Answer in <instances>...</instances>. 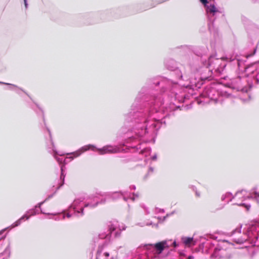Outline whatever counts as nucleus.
Returning a JSON list of instances; mask_svg holds the SVG:
<instances>
[{"instance_id":"f257e3e1","label":"nucleus","mask_w":259,"mask_h":259,"mask_svg":"<svg viewBox=\"0 0 259 259\" xmlns=\"http://www.w3.org/2000/svg\"><path fill=\"white\" fill-rule=\"evenodd\" d=\"M164 64L177 79L185 81L186 83L180 86L177 81L162 76L148 78L145 85L138 92L131 105L132 111L127 116V119L134 120V128L136 130H138L140 125L146 127L143 122H141L142 119L146 120V118H141L144 111L152 117H155V114L158 112L167 113L162 118L165 120L168 112L178 109L182 110L181 108L184 106L180 104L195 94V90L201 88L204 82V79L209 78L208 76L200 77L197 80L196 77L193 78L189 75L183 73L173 59H165Z\"/></svg>"},{"instance_id":"f03ea898","label":"nucleus","mask_w":259,"mask_h":259,"mask_svg":"<svg viewBox=\"0 0 259 259\" xmlns=\"http://www.w3.org/2000/svg\"><path fill=\"white\" fill-rule=\"evenodd\" d=\"M132 108H130V111L127 114L124 115V123L128 124L129 128L127 130V134L128 137L120 142L117 145H113L111 144L106 145L102 148H98L95 145L89 144L82 146L79 149L68 153L71 156L69 158L71 160L80 156L83 152L90 149V148H93V150H96L99 155H105L107 154H115L121 152H137L139 150V153L144 155L147 157L151 152L150 147H142V143L140 140L143 137L150 134L153 138L157 136L158 130L160 128L162 124L165 125V120L164 118L158 119L156 117H152L151 114H148L144 111V114L142 116L141 118H146V120H141V122H143L146 127L139 128L138 130L134 129L135 123L134 120L127 119V116L132 112Z\"/></svg>"},{"instance_id":"7ed1b4c3","label":"nucleus","mask_w":259,"mask_h":259,"mask_svg":"<svg viewBox=\"0 0 259 259\" xmlns=\"http://www.w3.org/2000/svg\"><path fill=\"white\" fill-rule=\"evenodd\" d=\"M178 49H182L185 52L191 51L198 58L200 63L198 64H190V68L192 73L202 72L208 71L212 73L213 71L217 75H221L225 70L227 65V61H235L234 59L226 57V60L223 58H218L213 55L208 56V49L206 46H192L183 45L179 46Z\"/></svg>"},{"instance_id":"20e7f679","label":"nucleus","mask_w":259,"mask_h":259,"mask_svg":"<svg viewBox=\"0 0 259 259\" xmlns=\"http://www.w3.org/2000/svg\"><path fill=\"white\" fill-rule=\"evenodd\" d=\"M107 231L100 233L96 237H94L93 241L95 243H99L97 255H100L104 248L108 245L110 241L112 234L114 232L115 238L120 236L121 232L125 230L126 226H123L120 228L119 223L116 221H110L106 224Z\"/></svg>"},{"instance_id":"39448f33","label":"nucleus","mask_w":259,"mask_h":259,"mask_svg":"<svg viewBox=\"0 0 259 259\" xmlns=\"http://www.w3.org/2000/svg\"><path fill=\"white\" fill-rule=\"evenodd\" d=\"M205 251L212 252L210 258L212 259H221L224 258H231V255L227 254L226 250L222 248L219 241L215 239L213 240H206L202 243Z\"/></svg>"},{"instance_id":"423d86ee","label":"nucleus","mask_w":259,"mask_h":259,"mask_svg":"<svg viewBox=\"0 0 259 259\" xmlns=\"http://www.w3.org/2000/svg\"><path fill=\"white\" fill-rule=\"evenodd\" d=\"M253 83L255 84L259 83V73L255 76H253L250 81H248L247 85H243L242 84V77L240 75H238L235 78H231L230 82L227 83V84L230 88L236 90L237 91L247 93L252 89Z\"/></svg>"},{"instance_id":"0eeeda50","label":"nucleus","mask_w":259,"mask_h":259,"mask_svg":"<svg viewBox=\"0 0 259 259\" xmlns=\"http://www.w3.org/2000/svg\"><path fill=\"white\" fill-rule=\"evenodd\" d=\"M203 6L208 21V29L210 32L214 30V23L217 17L222 12L216 7L215 4H209L208 0H199Z\"/></svg>"},{"instance_id":"6e6552de","label":"nucleus","mask_w":259,"mask_h":259,"mask_svg":"<svg viewBox=\"0 0 259 259\" xmlns=\"http://www.w3.org/2000/svg\"><path fill=\"white\" fill-rule=\"evenodd\" d=\"M179 246V243L177 242L176 240L173 241L172 240H165L158 242L155 244H145L143 245V247L148 251H157L158 253V256L159 257L164 249H168L170 246L176 248Z\"/></svg>"},{"instance_id":"1a4fd4ad","label":"nucleus","mask_w":259,"mask_h":259,"mask_svg":"<svg viewBox=\"0 0 259 259\" xmlns=\"http://www.w3.org/2000/svg\"><path fill=\"white\" fill-rule=\"evenodd\" d=\"M33 103L35 104V105L36 106V107L40 110V111L42 112V120L44 121V125H45V128H46L47 132H48V134L49 135V137H50V143L51 144V145L52 146V151L53 153V156L54 157V158L56 159V161L58 162V163L59 164L60 166V170H61V167L62 166H64L65 167V164H66V162L65 161V159H63V158H60V157H57L56 156V155H62V154H60L59 153L58 151H57V150L56 149V148H55V144H54V143L53 141V139H52V134H51V130L47 126V124L46 123V120H45V114H44V110H42V109L39 106V105L34 102V101H33ZM66 167H65V174H66ZM61 174V173L60 174V175Z\"/></svg>"},{"instance_id":"9d476101","label":"nucleus","mask_w":259,"mask_h":259,"mask_svg":"<svg viewBox=\"0 0 259 259\" xmlns=\"http://www.w3.org/2000/svg\"><path fill=\"white\" fill-rule=\"evenodd\" d=\"M247 238L245 241L249 242L252 246H258L259 242V222H255L251 224L246 231Z\"/></svg>"},{"instance_id":"9b49d317","label":"nucleus","mask_w":259,"mask_h":259,"mask_svg":"<svg viewBox=\"0 0 259 259\" xmlns=\"http://www.w3.org/2000/svg\"><path fill=\"white\" fill-rule=\"evenodd\" d=\"M84 207L83 199L81 198L75 199L69 206V209L71 211H73V213H68L66 217L68 218H70L73 215L81 217L84 214Z\"/></svg>"},{"instance_id":"f8f14e48","label":"nucleus","mask_w":259,"mask_h":259,"mask_svg":"<svg viewBox=\"0 0 259 259\" xmlns=\"http://www.w3.org/2000/svg\"><path fill=\"white\" fill-rule=\"evenodd\" d=\"M112 10H106L104 11L99 12L94 14H87L83 15L84 18H92L94 20L88 22V24H92L93 23H98L101 20H105L107 18L109 14L112 13Z\"/></svg>"},{"instance_id":"ddd939ff","label":"nucleus","mask_w":259,"mask_h":259,"mask_svg":"<svg viewBox=\"0 0 259 259\" xmlns=\"http://www.w3.org/2000/svg\"><path fill=\"white\" fill-rule=\"evenodd\" d=\"M242 21L248 37L251 39L253 38L256 35L258 30L257 25L245 17H242Z\"/></svg>"},{"instance_id":"4468645a","label":"nucleus","mask_w":259,"mask_h":259,"mask_svg":"<svg viewBox=\"0 0 259 259\" xmlns=\"http://www.w3.org/2000/svg\"><path fill=\"white\" fill-rule=\"evenodd\" d=\"M204 95L208 98L210 100H213L215 103L219 101L220 93L214 87L207 86L204 88L203 92Z\"/></svg>"},{"instance_id":"2eb2a0df","label":"nucleus","mask_w":259,"mask_h":259,"mask_svg":"<svg viewBox=\"0 0 259 259\" xmlns=\"http://www.w3.org/2000/svg\"><path fill=\"white\" fill-rule=\"evenodd\" d=\"M65 167H61V174L60 176V179L59 180L58 186L57 187L56 190L52 194L48 195V196L44 200L46 202L48 201L50 199L52 198L55 194L56 193L57 191L60 189L64 184L65 183Z\"/></svg>"},{"instance_id":"dca6fc26","label":"nucleus","mask_w":259,"mask_h":259,"mask_svg":"<svg viewBox=\"0 0 259 259\" xmlns=\"http://www.w3.org/2000/svg\"><path fill=\"white\" fill-rule=\"evenodd\" d=\"M125 194V192L122 191H115L113 192H107L102 196H106L107 198L111 199L113 200H117L121 198L122 196Z\"/></svg>"},{"instance_id":"f3484780","label":"nucleus","mask_w":259,"mask_h":259,"mask_svg":"<svg viewBox=\"0 0 259 259\" xmlns=\"http://www.w3.org/2000/svg\"><path fill=\"white\" fill-rule=\"evenodd\" d=\"M22 223V221L20 220V219L19 218L18 220H17L16 221H15L14 223H13L11 225H10V226L9 227H7L2 230H1L0 231V236L2 235L5 231H6L7 230L10 229V228H14L15 227H18L19 226V225H20V224H21ZM7 233L5 234L3 236H2L1 237H0V240H4L6 238V236H7Z\"/></svg>"},{"instance_id":"a211bd4d","label":"nucleus","mask_w":259,"mask_h":259,"mask_svg":"<svg viewBox=\"0 0 259 259\" xmlns=\"http://www.w3.org/2000/svg\"><path fill=\"white\" fill-rule=\"evenodd\" d=\"M0 84H5V85H7L9 86V89L11 90H14L13 88H15L17 89V90H16L15 91H16V93L19 95H21V93H20V91H21L23 92H24L31 100H32L31 97L29 96V95L27 92H26L22 89L18 87L17 85L12 84V83L5 82H3V81H0Z\"/></svg>"},{"instance_id":"6ab92c4d","label":"nucleus","mask_w":259,"mask_h":259,"mask_svg":"<svg viewBox=\"0 0 259 259\" xmlns=\"http://www.w3.org/2000/svg\"><path fill=\"white\" fill-rule=\"evenodd\" d=\"M11 255L10 243L5 248V250L0 253V259H8Z\"/></svg>"},{"instance_id":"aec40b11","label":"nucleus","mask_w":259,"mask_h":259,"mask_svg":"<svg viewBox=\"0 0 259 259\" xmlns=\"http://www.w3.org/2000/svg\"><path fill=\"white\" fill-rule=\"evenodd\" d=\"M236 61L239 71L241 72L242 73L245 72L248 68L244 64V62L238 59H236Z\"/></svg>"},{"instance_id":"412c9836","label":"nucleus","mask_w":259,"mask_h":259,"mask_svg":"<svg viewBox=\"0 0 259 259\" xmlns=\"http://www.w3.org/2000/svg\"><path fill=\"white\" fill-rule=\"evenodd\" d=\"M106 198H102L100 201H97L95 203H89V202L85 203H84V207H87L90 206V207L94 208V207H96L99 204L105 203L106 202Z\"/></svg>"},{"instance_id":"4be33fe9","label":"nucleus","mask_w":259,"mask_h":259,"mask_svg":"<svg viewBox=\"0 0 259 259\" xmlns=\"http://www.w3.org/2000/svg\"><path fill=\"white\" fill-rule=\"evenodd\" d=\"M248 198L257 199L259 197V191H257V188L254 187L249 192Z\"/></svg>"},{"instance_id":"5701e85b","label":"nucleus","mask_w":259,"mask_h":259,"mask_svg":"<svg viewBox=\"0 0 259 259\" xmlns=\"http://www.w3.org/2000/svg\"><path fill=\"white\" fill-rule=\"evenodd\" d=\"M46 202V201H45V200L42 201H41V202H38L37 204H36L34 207L36 208V209H40V213H42V214H47V215H54V214L53 213H46V212H45L44 211H43L42 208H41V206Z\"/></svg>"},{"instance_id":"b1692460","label":"nucleus","mask_w":259,"mask_h":259,"mask_svg":"<svg viewBox=\"0 0 259 259\" xmlns=\"http://www.w3.org/2000/svg\"><path fill=\"white\" fill-rule=\"evenodd\" d=\"M182 242L186 245L190 244L193 240V237L183 236L181 238Z\"/></svg>"},{"instance_id":"393cba45","label":"nucleus","mask_w":259,"mask_h":259,"mask_svg":"<svg viewBox=\"0 0 259 259\" xmlns=\"http://www.w3.org/2000/svg\"><path fill=\"white\" fill-rule=\"evenodd\" d=\"M27 213H28L30 217L33 216L38 214L39 213V210L34 206L32 208L28 210L27 211Z\"/></svg>"},{"instance_id":"a878e982","label":"nucleus","mask_w":259,"mask_h":259,"mask_svg":"<svg viewBox=\"0 0 259 259\" xmlns=\"http://www.w3.org/2000/svg\"><path fill=\"white\" fill-rule=\"evenodd\" d=\"M225 194L227 199V202L228 203L234 198V196H233L232 193L230 192H227Z\"/></svg>"},{"instance_id":"bb28decb","label":"nucleus","mask_w":259,"mask_h":259,"mask_svg":"<svg viewBox=\"0 0 259 259\" xmlns=\"http://www.w3.org/2000/svg\"><path fill=\"white\" fill-rule=\"evenodd\" d=\"M242 225L240 224L238 227L232 231V234H234L236 233H240L241 232Z\"/></svg>"},{"instance_id":"cd10ccee","label":"nucleus","mask_w":259,"mask_h":259,"mask_svg":"<svg viewBox=\"0 0 259 259\" xmlns=\"http://www.w3.org/2000/svg\"><path fill=\"white\" fill-rule=\"evenodd\" d=\"M30 215L28 213H27V211L25 214H24L20 219L22 221L24 220H28L30 218Z\"/></svg>"},{"instance_id":"c85d7f7f","label":"nucleus","mask_w":259,"mask_h":259,"mask_svg":"<svg viewBox=\"0 0 259 259\" xmlns=\"http://www.w3.org/2000/svg\"><path fill=\"white\" fill-rule=\"evenodd\" d=\"M237 205L239 206H244V207L246 208V210H249L250 208V205L249 204H246L244 203H241L240 204H236Z\"/></svg>"},{"instance_id":"c756f323","label":"nucleus","mask_w":259,"mask_h":259,"mask_svg":"<svg viewBox=\"0 0 259 259\" xmlns=\"http://www.w3.org/2000/svg\"><path fill=\"white\" fill-rule=\"evenodd\" d=\"M153 171H154V168L152 166H150L148 169V173L145 176V178L147 177L149 174L152 173Z\"/></svg>"},{"instance_id":"7c9ffc66","label":"nucleus","mask_w":259,"mask_h":259,"mask_svg":"<svg viewBox=\"0 0 259 259\" xmlns=\"http://www.w3.org/2000/svg\"><path fill=\"white\" fill-rule=\"evenodd\" d=\"M140 206L143 208L147 213H149V212L148 211V208L145 206V205L143 203L140 204Z\"/></svg>"},{"instance_id":"2f4dec72","label":"nucleus","mask_w":259,"mask_h":259,"mask_svg":"<svg viewBox=\"0 0 259 259\" xmlns=\"http://www.w3.org/2000/svg\"><path fill=\"white\" fill-rule=\"evenodd\" d=\"M155 209L158 210V212L159 213H164V209L163 208H159L158 207H155Z\"/></svg>"},{"instance_id":"473e14b6","label":"nucleus","mask_w":259,"mask_h":259,"mask_svg":"<svg viewBox=\"0 0 259 259\" xmlns=\"http://www.w3.org/2000/svg\"><path fill=\"white\" fill-rule=\"evenodd\" d=\"M23 2H24V6H25V8L26 9H27V8H28V4L27 0H23Z\"/></svg>"},{"instance_id":"72a5a7b5","label":"nucleus","mask_w":259,"mask_h":259,"mask_svg":"<svg viewBox=\"0 0 259 259\" xmlns=\"http://www.w3.org/2000/svg\"><path fill=\"white\" fill-rule=\"evenodd\" d=\"M223 95H224V96H226L227 97H230V96L231 95V94L228 93L227 92H226V91L224 92L223 93Z\"/></svg>"},{"instance_id":"f704fd0d","label":"nucleus","mask_w":259,"mask_h":259,"mask_svg":"<svg viewBox=\"0 0 259 259\" xmlns=\"http://www.w3.org/2000/svg\"><path fill=\"white\" fill-rule=\"evenodd\" d=\"M151 159L152 160H156L157 158V154H155L154 155H153L151 157Z\"/></svg>"},{"instance_id":"c9c22d12","label":"nucleus","mask_w":259,"mask_h":259,"mask_svg":"<svg viewBox=\"0 0 259 259\" xmlns=\"http://www.w3.org/2000/svg\"><path fill=\"white\" fill-rule=\"evenodd\" d=\"M129 188L131 190H135L136 189V187L135 185H131Z\"/></svg>"},{"instance_id":"e433bc0d","label":"nucleus","mask_w":259,"mask_h":259,"mask_svg":"<svg viewBox=\"0 0 259 259\" xmlns=\"http://www.w3.org/2000/svg\"><path fill=\"white\" fill-rule=\"evenodd\" d=\"M227 199L226 194L223 195L221 197L222 201H225Z\"/></svg>"},{"instance_id":"4c0bfd02","label":"nucleus","mask_w":259,"mask_h":259,"mask_svg":"<svg viewBox=\"0 0 259 259\" xmlns=\"http://www.w3.org/2000/svg\"><path fill=\"white\" fill-rule=\"evenodd\" d=\"M125 194L123 196H122L121 197H122L123 199L125 201H127V200L129 199V197H125Z\"/></svg>"},{"instance_id":"58836bf2","label":"nucleus","mask_w":259,"mask_h":259,"mask_svg":"<svg viewBox=\"0 0 259 259\" xmlns=\"http://www.w3.org/2000/svg\"><path fill=\"white\" fill-rule=\"evenodd\" d=\"M132 194L135 196L136 198H138L139 197V194L136 193H132Z\"/></svg>"},{"instance_id":"ea45409f","label":"nucleus","mask_w":259,"mask_h":259,"mask_svg":"<svg viewBox=\"0 0 259 259\" xmlns=\"http://www.w3.org/2000/svg\"><path fill=\"white\" fill-rule=\"evenodd\" d=\"M104 254L105 257H108L109 256V253L108 252H105L104 253Z\"/></svg>"},{"instance_id":"a19ab883","label":"nucleus","mask_w":259,"mask_h":259,"mask_svg":"<svg viewBox=\"0 0 259 259\" xmlns=\"http://www.w3.org/2000/svg\"><path fill=\"white\" fill-rule=\"evenodd\" d=\"M191 188L192 189V190H193V191H195L196 190H196V187L195 186H191Z\"/></svg>"},{"instance_id":"79ce46f5","label":"nucleus","mask_w":259,"mask_h":259,"mask_svg":"<svg viewBox=\"0 0 259 259\" xmlns=\"http://www.w3.org/2000/svg\"><path fill=\"white\" fill-rule=\"evenodd\" d=\"M243 191H245V190H243V189H242V190H241V191H237V192H236V195H237L238 194H239V193H242V192H243Z\"/></svg>"},{"instance_id":"37998d69","label":"nucleus","mask_w":259,"mask_h":259,"mask_svg":"<svg viewBox=\"0 0 259 259\" xmlns=\"http://www.w3.org/2000/svg\"><path fill=\"white\" fill-rule=\"evenodd\" d=\"M54 219L55 221H59L61 219V218L60 217H56Z\"/></svg>"},{"instance_id":"c03bdc74","label":"nucleus","mask_w":259,"mask_h":259,"mask_svg":"<svg viewBox=\"0 0 259 259\" xmlns=\"http://www.w3.org/2000/svg\"><path fill=\"white\" fill-rule=\"evenodd\" d=\"M129 198L132 199L133 201H134L135 200V199H136V197L133 196V197H130Z\"/></svg>"},{"instance_id":"a18cd8bd","label":"nucleus","mask_w":259,"mask_h":259,"mask_svg":"<svg viewBox=\"0 0 259 259\" xmlns=\"http://www.w3.org/2000/svg\"><path fill=\"white\" fill-rule=\"evenodd\" d=\"M195 193H196V196H200V194L197 191V190L195 191Z\"/></svg>"},{"instance_id":"49530a36","label":"nucleus","mask_w":259,"mask_h":259,"mask_svg":"<svg viewBox=\"0 0 259 259\" xmlns=\"http://www.w3.org/2000/svg\"><path fill=\"white\" fill-rule=\"evenodd\" d=\"M192 258H193V256L192 255H189V259H192Z\"/></svg>"},{"instance_id":"de8ad7c7","label":"nucleus","mask_w":259,"mask_h":259,"mask_svg":"<svg viewBox=\"0 0 259 259\" xmlns=\"http://www.w3.org/2000/svg\"><path fill=\"white\" fill-rule=\"evenodd\" d=\"M224 79L226 80L227 78H228V76H225L223 77Z\"/></svg>"},{"instance_id":"09e8293b","label":"nucleus","mask_w":259,"mask_h":259,"mask_svg":"<svg viewBox=\"0 0 259 259\" xmlns=\"http://www.w3.org/2000/svg\"><path fill=\"white\" fill-rule=\"evenodd\" d=\"M169 215V214H167L166 216L164 217V219H165Z\"/></svg>"},{"instance_id":"8fccbe9b","label":"nucleus","mask_w":259,"mask_h":259,"mask_svg":"<svg viewBox=\"0 0 259 259\" xmlns=\"http://www.w3.org/2000/svg\"><path fill=\"white\" fill-rule=\"evenodd\" d=\"M222 242H228V241L227 240H222Z\"/></svg>"},{"instance_id":"3c124183","label":"nucleus","mask_w":259,"mask_h":259,"mask_svg":"<svg viewBox=\"0 0 259 259\" xmlns=\"http://www.w3.org/2000/svg\"><path fill=\"white\" fill-rule=\"evenodd\" d=\"M65 218V216L64 215H62V219H64Z\"/></svg>"},{"instance_id":"603ef678","label":"nucleus","mask_w":259,"mask_h":259,"mask_svg":"<svg viewBox=\"0 0 259 259\" xmlns=\"http://www.w3.org/2000/svg\"><path fill=\"white\" fill-rule=\"evenodd\" d=\"M175 212V211H172V212L170 213V214H174Z\"/></svg>"},{"instance_id":"864d4df0","label":"nucleus","mask_w":259,"mask_h":259,"mask_svg":"<svg viewBox=\"0 0 259 259\" xmlns=\"http://www.w3.org/2000/svg\"><path fill=\"white\" fill-rule=\"evenodd\" d=\"M239 243H243V241H239Z\"/></svg>"},{"instance_id":"5fc2aeb1","label":"nucleus","mask_w":259,"mask_h":259,"mask_svg":"<svg viewBox=\"0 0 259 259\" xmlns=\"http://www.w3.org/2000/svg\"><path fill=\"white\" fill-rule=\"evenodd\" d=\"M210 1H213V2H215V0H209Z\"/></svg>"},{"instance_id":"6e6d98bb","label":"nucleus","mask_w":259,"mask_h":259,"mask_svg":"<svg viewBox=\"0 0 259 259\" xmlns=\"http://www.w3.org/2000/svg\"><path fill=\"white\" fill-rule=\"evenodd\" d=\"M147 9H148V8H146V9H145L144 10H147Z\"/></svg>"},{"instance_id":"4d7b16f0","label":"nucleus","mask_w":259,"mask_h":259,"mask_svg":"<svg viewBox=\"0 0 259 259\" xmlns=\"http://www.w3.org/2000/svg\"><path fill=\"white\" fill-rule=\"evenodd\" d=\"M147 9H148V8H146V9H145L144 10H147Z\"/></svg>"}]
</instances>
